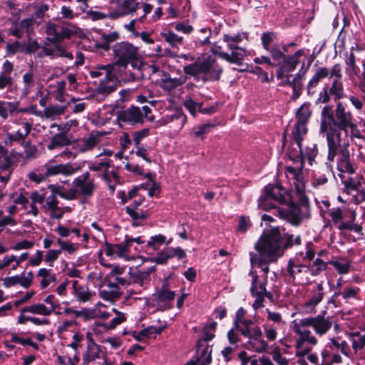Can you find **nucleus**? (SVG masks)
<instances>
[{"instance_id": "f257e3e1", "label": "nucleus", "mask_w": 365, "mask_h": 365, "mask_svg": "<svg viewBox=\"0 0 365 365\" xmlns=\"http://www.w3.org/2000/svg\"><path fill=\"white\" fill-rule=\"evenodd\" d=\"M302 243L300 235L294 236L285 232L284 229L279 227H272L264 232L255 245L257 254L250 253V263L258 266L267 274L269 264L276 262L283 256L286 250Z\"/></svg>"}, {"instance_id": "f03ea898", "label": "nucleus", "mask_w": 365, "mask_h": 365, "mask_svg": "<svg viewBox=\"0 0 365 365\" xmlns=\"http://www.w3.org/2000/svg\"><path fill=\"white\" fill-rule=\"evenodd\" d=\"M246 315L247 310L240 307L235 313L233 322L234 327L238 329L240 334L247 339L243 346L258 353L265 351L268 344L263 339L260 327L255 325L252 319L246 318Z\"/></svg>"}, {"instance_id": "7ed1b4c3", "label": "nucleus", "mask_w": 365, "mask_h": 365, "mask_svg": "<svg viewBox=\"0 0 365 365\" xmlns=\"http://www.w3.org/2000/svg\"><path fill=\"white\" fill-rule=\"evenodd\" d=\"M114 64L126 68L128 64L137 70L138 73L131 74L133 79L143 77L142 72L150 66L142 61L139 48L128 41H121L112 47Z\"/></svg>"}, {"instance_id": "20e7f679", "label": "nucleus", "mask_w": 365, "mask_h": 365, "mask_svg": "<svg viewBox=\"0 0 365 365\" xmlns=\"http://www.w3.org/2000/svg\"><path fill=\"white\" fill-rule=\"evenodd\" d=\"M185 75L192 77L197 82L219 81L223 72L222 66L212 56L183 66Z\"/></svg>"}, {"instance_id": "39448f33", "label": "nucleus", "mask_w": 365, "mask_h": 365, "mask_svg": "<svg viewBox=\"0 0 365 365\" xmlns=\"http://www.w3.org/2000/svg\"><path fill=\"white\" fill-rule=\"evenodd\" d=\"M343 131L334 126L320 130L321 133L326 134L328 148L326 165L330 170H332V163L337 154L349 146L348 133L344 132L343 134Z\"/></svg>"}, {"instance_id": "423d86ee", "label": "nucleus", "mask_w": 365, "mask_h": 365, "mask_svg": "<svg viewBox=\"0 0 365 365\" xmlns=\"http://www.w3.org/2000/svg\"><path fill=\"white\" fill-rule=\"evenodd\" d=\"M271 55V60L278 66L276 76L278 79H282L285 73L294 71L299 64V59L304 54L303 49H299L292 55H286L275 43L267 51Z\"/></svg>"}, {"instance_id": "0eeeda50", "label": "nucleus", "mask_w": 365, "mask_h": 365, "mask_svg": "<svg viewBox=\"0 0 365 365\" xmlns=\"http://www.w3.org/2000/svg\"><path fill=\"white\" fill-rule=\"evenodd\" d=\"M292 331L298 336L295 341L296 356L303 357L309 354L312 348L305 346L304 344L307 343L312 346L317 344V339L312 334L311 331L307 329V326H303L301 324V319H295L292 322Z\"/></svg>"}, {"instance_id": "6e6552de", "label": "nucleus", "mask_w": 365, "mask_h": 365, "mask_svg": "<svg viewBox=\"0 0 365 365\" xmlns=\"http://www.w3.org/2000/svg\"><path fill=\"white\" fill-rule=\"evenodd\" d=\"M151 113V109L148 106H143L141 108L130 106L127 109L118 111L117 120L120 126L123 124L135 125L142 123L145 118H150L148 115Z\"/></svg>"}, {"instance_id": "1a4fd4ad", "label": "nucleus", "mask_w": 365, "mask_h": 365, "mask_svg": "<svg viewBox=\"0 0 365 365\" xmlns=\"http://www.w3.org/2000/svg\"><path fill=\"white\" fill-rule=\"evenodd\" d=\"M155 266H151L147 268L138 269L137 267L129 269L128 274L130 283L131 285H135V289H128L127 292L132 294H139L144 289L150 281V275L155 272Z\"/></svg>"}, {"instance_id": "9d476101", "label": "nucleus", "mask_w": 365, "mask_h": 365, "mask_svg": "<svg viewBox=\"0 0 365 365\" xmlns=\"http://www.w3.org/2000/svg\"><path fill=\"white\" fill-rule=\"evenodd\" d=\"M46 33L49 41L58 43L65 39H70L73 36L76 35L78 27L71 23L67 26H58L48 21L46 24Z\"/></svg>"}, {"instance_id": "9b49d317", "label": "nucleus", "mask_w": 365, "mask_h": 365, "mask_svg": "<svg viewBox=\"0 0 365 365\" xmlns=\"http://www.w3.org/2000/svg\"><path fill=\"white\" fill-rule=\"evenodd\" d=\"M286 202V197L280 192L279 188L269 184L264 187V194L258 200V207L264 210H277V203L284 204Z\"/></svg>"}, {"instance_id": "f8f14e48", "label": "nucleus", "mask_w": 365, "mask_h": 365, "mask_svg": "<svg viewBox=\"0 0 365 365\" xmlns=\"http://www.w3.org/2000/svg\"><path fill=\"white\" fill-rule=\"evenodd\" d=\"M110 65L102 66V70L105 72V77L101 80L93 94L98 101H103L117 88V78L110 72Z\"/></svg>"}, {"instance_id": "ddd939ff", "label": "nucleus", "mask_w": 365, "mask_h": 365, "mask_svg": "<svg viewBox=\"0 0 365 365\" xmlns=\"http://www.w3.org/2000/svg\"><path fill=\"white\" fill-rule=\"evenodd\" d=\"M334 127L348 133V128L354 130L356 128L351 112L346 109V105L338 101L334 110Z\"/></svg>"}, {"instance_id": "4468645a", "label": "nucleus", "mask_w": 365, "mask_h": 365, "mask_svg": "<svg viewBox=\"0 0 365 365\" xmlns=\"http://www.w3.org/2000/svg\"><path fill=\"white\" fill-rule=\"evenodd\" d=\"M287 271L293 281L299 284H307L310 283L309 267L302 264L296 263L289 259L287 265Z\"/></svg>"}, {"instance_id": "2eb2a0df", "label": "nucleus", "mask_w": 365, "mask_h": 365, "mask_svg": "<svg viewBox=\"0 0 365 365\" xmlns=\"http://www.w3.org/2000/svg\"><path fill=\"white\" fill-rule=\"evenodd\" d=\"M331 86L328 88L334 101H340L344 95V88L343 82L341 81L342 72L340 64H334L331 68V75L329 78H332Z\"/></svg>"}, {"instance_id": "dca6fc26", "label": "nucleus", "mask_w": 365, "mask_h": 365, "mask_svg": "<svg viewBox=\"0 0 365 365\" xmlns=\"http://www.w3.org/2000/svg\"><path fill=\"white\" fill-rule=\"evenodd\" d=\"M113 4L115 8L109 14V17L112 19L132 15L138 9L140 6L137 0H115Z\"/></svg>"}, {"instance_id": "f3484780", "label": "nucleus", "mask_w": 365, "mask_h": 365, "mask_svg": "<svg viewBox=\"0 0 365 365\" xmlns=\"http://www.w3.org/2000/svg\"><path fill=\"white\" fill-rule=\"evenodd\" d=\"M301 324L303 326L312 327L315 333L322 336L325 334L331 327L332 323L329 318L319 314L315 317H309L301 319Z\"/></svg>"}, {"instance_id": "a211bd4d", "label": "nucleus", "mask_w": 365, "mask_h": 365, "mask_svg": "<svg viewBox=\"0 0 365 365\" xmlns=\"http://www.w3.org/2000/svg\"><path fill=\"white\" fill-rule=\"evenodd\" d=\"M73 185L77 190L78 195L81 194L85 197H91L96 189L94 180L90 178L88 172L75 178Z\"/></svg>"}, {"instance_id": "6ab92c4d", "label": "nucleus", "mask_w": 365, "mask_h": 365, "mask_svg": "<svg viewBox=\"0 0 365 365\" xmlns=\"http://www.w3.org/2000/svg\"><path fill=\"white\" fill-rule=\"evenodd\" d=\"M175 296V292L170 290L167 284H163L159 291L153 294V301L158 310L164 311L171 308Z\"/></svg>"}, {"instance_id": "aec40b11", "label": "nucleus", "mask_w": 365, "mask_h": 365, "mask_svg": "<svg viewBox=\"0 0 365 365\" xmlns=\"http://www.w3.org/2000/svg\"><path fill=\"white\" fill-rule=\"evenodd\" d=\"M43 168L45 170L44 173L46 178L57 175L58 174L69 176L74 174L79 170V167L73 166L71 163L53 165L51 161L46 163L43 165Z\"/></svg>"}, {"instance_id": "412c9836", "label": "nucleus", "mask_w": 365, "mask_h": 365, "mask_svg": "<svg viewBox=\"0 0 365 365\" xmlns=\"http://www.w3.org/2000/svg\"><path fill=\"white\" fill-rule=\"evenodd\" d=\"M336 157V169L340 173L341 178L342 173L348 175L356 173L357 166L351 160L349 149L341 150L339 154H337Z\"/></svg>"}, {"instance_id": "4be33fe9", "label": "nucleus", "mask_w": 365, "mask_h": 365, "mask_svg": "<svg viewBox=\"0 0 365 365\" xmlns=\"http://www.w3.org/2000/svg\"><path fill=\"white\" fill-rule=\"evenodd\" d=\"M186 257L185 252L181 247H168L163 249L156 257H153L152 262L159 264H165L172 258L177 257L178 259H182Z\"/></svg>"}, {"instance_id": "5701e85b", "label": "nucleus", "mask_w": 365, "mask_h": 365, "mask_svg": "<svg viewBox=\"0 0 365 365\" xmlns=\"http://www.w3.org/2000/svg\"><path fill=\"white\" fill-rule=\"evenodd\" d=\"M302 170L300 167L298 168V170L291 166L286 168V175L288 178L293 180L296 192L301 199L305 195V181Z\"/></svg>"}, {"instance_id": "b1692460", "label": "nucleus", "mask_w": 365, "mask_h": 365, "mask_svg": "<svg viewBox=\"0 0 365 365\" xmlns=\"http://www.w3.org/2000/svg\"><path fill=\"white\" fill-rule=\"evenodd\" d=\"M86 339V350L83 353L82 359L84 365H88L90 362L94 361L97 359H101L102 354L101 346L93 341L91 333H87Z\"/></svg>"}, {"instance_id": "393cba45", "label": "nucleus", "mask_w": 365, "mask_h": 365, "mask_svg": "<svg viewBox=\"0 0 365 365\" xmlns=\"http://www.w3.org/2000/svg\"><path fill=\"white\" fill-rule=\"evenodd\" d=\"M19 125H21V128H19L15 132L9 133L7 138L10 142H16L20 144H24L25 143L26 137L29 135L32 129V123L26 119H22L21 120Z\"/></svg>"}, {"instance_id": "a878e982", "label": "nucleus", "mask_w": 365, "mask_h": 365, "mask_svg": "<svg viewBox=\"0 0 365 365\" xmlns=\"http://www.w3.org/2000/svg\"><path fill=\"white\" fill-rule=\"evenodd\" d=\"M49 195L45 196L43 204L41 205L42 209L50 212L51 217L55 219H60L63 216V212L58 206V200L56 197V193L51 190Z\"/></svg>"}, {"instance_id": "bb28decb", "label": "nucleus", "mask_w": 365, "mask_h": 365, "mask_svg": "<svg viewBox=\"0 0 365 365\" xmlns=\"http://www.w3.org/2000/svg\"><path fill=\"white\" fill-rule=\"evenodd\" d=\"M243 37V34L240 33L234 35L225 34L222 36V41L227 43L228 49L231 50L232 52H237L242 55V61L246 55L247 50L243 47L238 46V43L242 41Z\"/></svg>"}, {"instance_id": "cd10ccee", "label": "nucleus", "mask_w": 365, "mask_h": 365, "mask_svg": "<svg viewBox=\"0 0 365 365\" xmlns=\"http://www.w3.org/2000/svg\"><path fill=\"white\" fill-rule=\"evenodd\" d=\"M331 75V69L327 67H319L314 74L309 79L307 86V94L312 96L316 92V88L319 82L326 78H329Z\"/></svg>"}, {"instance_id": "c85d7f7f", "label": "nucleus", "mask_w": 365, "mask_h": 365, "mask_svg": "<svg viewBox=\"0 0 365 365\" xmlns=\"http://www.w3.org/2000/svg\"><path fill=\"white\" fill-rule=\"evenodd\" d=\"M19 103L17 101H6L0 100V117L6 120L12 116L14 113H28L29 108H19Z\"/></svg>"}, {"instance_id": "c756f323", "label": "nucleus", "mask_w": 365, "mask_h": 365, "mask_svg": "<svg viewBox=\"0 0 365 365\" xmlns=\"http://www.w3.org/2000/svg\"><path fill=\"white\" fill-rule=\"evenodd\" d=\"M344 185L350 194L355 192L353 194V200L356 204L365 201V188L361 187L359 181L350 178L344 181Z\"/></svg>"}, {"instance_id": "7c9ffc66", "label": "nucleus", "mask_w": 365, "mask_h": 365, "mask_svg": "<svg viewBox=\"0 0 365 365\" xmlns=\"http://www.w3.org/2000/svg\"><path fill=\"white\" fill-rule=\"evenodd\" d=\"M328 215L331 218V224L335 226L339 230L344 231L347 226V222L344 221L346 217L345 209L341 207H333L329 210Z\"/></svg>"}, {"instance_id": "2f4dec72", "label": "nucleus", "mask_w": 365, "mask_h": 365, "mask_svg": "<svg viewBox=\"0 0 365 365\" xmlns=\"http://www.w3.org/2000/svg\"><path fill=\"white\" fill-rule=\"evenodd\" d=\"M276 211L279 217L287 220L294 225H298L301 222V210L298 206H292L287 210L277 209Z\"/></svg>"}, {"instance_id": "473e14b6", "label": "nucleus", "mask_w": 365, "mask_h": 365, "mask_svg": "<svg viewBox=\"0 0 365 365\" xmlns=\"http://www.w3.org/2000/svg\"><path fill=\"white\" fill-rule=\"evenodd\" d=\"M312 297L304 303V309L307 312H312L314 308L322 301L324 298L323 284H317L316 289H312Z\"/></svg>"}, {"instance_id": "72a5a7b5", "label": "nucleus", "mask_w": 365, "mask_h": 365, "mask_svg": "<svg viewBox=\"0 0 365 365\" xmlns=\"http://www.w3.org/2000/svg\"><path fill=\"white\" fill-rule=\"evenodd\" d=\"M130 251L125 241L118 244H106L105 248V253L107 256L119 257V258H128V253Z\"/></svg>"}, {"instance_id": "f704fd0d", "label": "nucleus", "mask_w": 365, "mask_h": 365, "mask_svg": "<svg viewBox=\"0 0 365 365\" xmlns=\"http://www.w3.org/2000/svg\"><path fill=\"white\" fill-rule=\"evenodd\" d=\"M250 275H252V284L250 288H254V292L257 294H260L262 295H265L266 298L269 299L271 302H273L274 297L271 292H269L266 289V285L267 284V277H264L263 282L258 284V276L255 272H250Z\"/></svg>"}, {"instance_id": "c9c22d12", "label": "nucleus", "mask_w": 365, "mask_h": 365, "mask_svg": "<svg viewBox=\"0 0 365 365\" xmlns=\"http://www.w3.org/2000/svg\"><path fill=\"white\" fill-rule=\"evenodd\" d=\"M317 153L318 150L315 143L312 142L308 143L305 147H303V145L302 144V147L299 153L301 154V165H299L300 169L304 168L305 159H307L309 164H312V162L314 160Z\"/></svg>"}, {"instance_id": "e433bc0d", "label": "nucleus", "mask_w": 365, "mask_h": 365, "mask_svg": "<svg viewBox=\"0 0 365 365\" xmlns=\"http://www.w3.org/2000/svg\"><path fill=\"white\" fill-rule=\"evenodd\" d=\"M212 53L218 55L222 59L230 63H235L237 65L242 64V55L240 53L237 52H231V53L224 52L222 46L217 45H214L212 48Z\"/></svg>"}, {"instance_id": "4c0bfd02", "label": "nucleus", "mask_w": 365, "mask_h": 365, "mask_svg": "<svg viewBox=\"0 0 365 365\" xmlns=\"http://www.w3.org/2000/svg\"><path fill=\"white\" fill-rule=\"evenodd\" d=\"M73 294L80 302H86L90 300L92 294L87 286L80 285L78 282L74 280L72 283Z\"/></svg>"}, {"instance_id": "58836bf2", "label": "nucleus", "mask_w": 365, "mask_h": 365, "mask_svg": "<svg viewBox=\"0 0 365 365\" xmlns=\"http://www.w3.org/2000/svg\"><path fill=\"white\" fill-rule=\"evenodd\" d=\"M307 131V123L296 120L291 133L292 142H294L296 145H300Z\"/></svg>"}, {"instance_id": "ea45409f", "label": "nucleus", "mask_w": 365, "mask_h": 365, "mask_svg": "<svg viewBox=\"0 0 365 365\" xmlns=\"http://www.w3.org/2000/svg\"><path fill=\"white\" fill-rule=\"evenodd\" d=\"M186 81V76H181L178 78H171L169 76H166L160 79L159 85L163 90L170 91L182 86Z\"/></svg>"}, {"instance_id": "a19ab883", "label": "nucleus", "mask_w": 365, "mask_h": 365, "mask_svg": "<svg viewBox=\"0 0 365 365\" xmlns=\"http://www.w3.org/2000/svg\"><path fill=\"white\" fill-rule=\"evenodd\" d=\"M161 121L163 124L174 123H175L177 128L180 130L186 123L187 117L180 110H175L173 114L163 116Z\"/></svg>"}, {"instance_id": "79ce46f5", "label": "nucleus", "mask_w": 365, "mask_h": 365, "mask_svg": "<svg viewBox=\"0 0 365 365\" xmlns=\"http://www.w3.org/2000/svg\"><path fill=\"white\" fill-rule=\"evenodd\" d=\"M98 294L100 297L105 300H114L120 297L118 287L112 282H109L101 289Z\"/></svg>"}, {"instance_id": "37998d69", "label": "nucleus", "mask_w": 365, "mask_h": 365, "mask_svg": "<svg viewBox=\"0 0 365 365\" xmlns=\"http://www.w3.org/2000/svg\"><path fill=\"white\" fill-rule=\"evenodd\" d=\"M322 119L320 123V130L334 126V111L331 106H326L322 110Z\"/></svg>"}, {"instance_id": "c03bdc74", "label": "nucleus", "mask_w": 365, "mask_h": 365, "mask_svg": "<svg viewBox=\"0 0 365 365\" xmlns=\"http://www.w3.org/2000/svg\"><path fill=\"white\" fill-rule=\"evenodd\" d=\"M22 83L24 85L21 91V96H27L35 85V73L32 69L26 71L22 76Z\"/></svg>"}, {"instance_id": "a18cd8bd", "label": "nucleus", "mask_w": 365, "mask_h": 365, "mask_svg": "<svg viewBox=\"0 0 365 365\" xmlns=\"http://www.w3.org/2000/svg\"><path fill=\"white\" fill-rule=\"evenodd\" d=\"M36 277L41 279L40 282L41 289H46L51 282H55L57 280L56 274L52 273L51 269L46 268L39 269Z\"/></svg>"}, {"instance_id": "49530a36", "label": "nucleus", "mask_w": 365, "mask_h": 365, "mask_svg": "<svg viewBox=\"0 0 365 365\" xmlns=\"http://www.w3.org/2000/svg\"><path fill=\"white\" fill-rule=\"evenodd\" d=\"M126 213L130 216L132 220V225L134 227L140 226L148 218V214L143 210H133V207H125Z\"/></svg>"}, {"instance_id": "de8ad7c7", "label": "nucleus", "mask_w": 365, "mask_h": 365, "mask_svg": "<svg viewBox=\"0 0 365 365\" xmlns=\"http://www.w3.org/2000/svg\"><path fill=\"white\" fill-rule=\"evenodd\" d=\"M290 77H292V75H290L289 73H285V76H284V78H285L286 79L281 83V85L288 86L290 88H292L293 91V98H297L302 93L303 89V84L302 83L297 82V80H294V78L290 80Z\"/></svg>"}, {"instance_id": "09e8293b", "label": "nucleus", "mask_w": 365, "mask_h": 365, "mask_svg": "<svg viewBox=\"0 0 365 365\" xmlns=\"http://www.w3.org/2000/svg\"><path fill=\"white\" fill-rule=\"evenodd\" d=\"M349 338L355 354L365 348V335L354 332L349 334Z\"/></svg>"}, {"instance_id": "8fccbe9b", "label": "nucleus", "mask_w": 365, "mask_h": 365, "mask_svg": "<svg viewBox=\"0 0 365 365\" xmlns=\"http://www.w3.org/2000/svg\"><path fill=\"white\" fill-rule=\"evenodd\" d=\"M22 313L30 312L34 314H39L43 316L51 315L50 311L47 309V307L42 303L33 304L29 306L23 307L21 309Z\"/></svg>"}, {"instance_id": "3c124183", "label": "nucleus", "mask_w": 365, "mask_h": 365, "mask_svg": "<svg viewBox=\"0 0 365 365\" xmlns=\"http://www.w3.org/2000/svg\"><path fill=\"white\" fill-rule=\"evenodd\" d=\"M21 158V154L20 153L11 150L7 155L0 158V163L15 170Z\"/></svg>"}, {"instance_id": "603ef678", "label": "nucleus", "mask_w": 365, "mask_h": 365, "mask_svg": "<svg viewBox=\"0 0 365 365\" xmlns=\"http://www.w3.org/2000/svg\"><path fill=\"white\" fill-rule=\"evenodd\" d=\"M310 107V103L302 104L296 112V120L307 124L312 113Z\"/></svg>"}, {"instance_id": "864d4df0", "label": "nucleus", "mask_w": 365, "mask_h": 365, "mask_svg": "<svg viewBox=\"0 0 365 365\" xmlns=\"http://www.w3.org/2000/svg\"><path fill=\"white\" fill-rule=\"evenodd\" d=\"M69 144H71V140L67 135L64 133H61L52 137L51 143L48 145L47 148L48 150H53L56 147H62Z\"/></svg>"}, {"instance_id": "5fc2aeb1", "label": "nucleus", "mask_w": 365, "mask_h": 365, "mask_svg": "<svg viewBox=\"0 0 365 365\" xmlns=\"http://www.w3.org/2000/svg\"><path fill=\"white\" fill-rule=\"evenodd\" d=\"M48 188L53 192H55L57 195L68 200H74L78 196L77 190L76 188H71L68 190H64L59 186L56 187L53 185H50Z\"/></svg>"}, {"instance_id": "6e6d98bb", "label": "nucleus", "mask_w": 365, "mask_h": 365, "mask_svg": "<svg viewBox=\"0 0 365 365\" xmlns=\"http://www.w3.org/2000/svg\"><path fill=\"white\" fill-rule=\"evenodd\" d=\"M119 38V34L116 31L110 32L107 34H103L101 36V41L98 43V47L108 51L110 48V44L112 42L115 41Z\"/></svg>"}, {"instance_id": "4d7b16f0", "label": "nucleus", "mask_w": 365, "mask_h": 365, "mask_svg": "<svg viewBox=\"0 0 365 365\" xmlns=\"http://www.w3.org/2000/svg\"><path fill=\"white\" fill-rule=\"evenodd\" d=\"M161 36L163 37L164 40L173 47L182 44L183 38L178 36L171 31L162 33Z\"/></svg>"}, {"instance_id": "13d9d810", "label": "nucleus", "mask_w": 365, "mask_h": 365, "mask_svg": "<svg viewBox=\"0 0 365 365\" xmlns=\"http://www.w3.org/2000/svg\"><path fill=\"white\" fill-rule=\"evenodd\" d=\"M212 35V31L209 28H202L195 37V44L202 46L210 43V38Z\"/></svg>"}, {"instance_id": "bf43d9fd", "label": "nucleus", "mask_w": 365, "mask_h": 365, "mask_svg": "<svg viewBox=\"0 0 365 365\" xmlns=\"http://www.w3.org/2000/svg\"><path fill=\"white\" fill-rule=\"evenodd\" d=\"M329 264L332 265L340 274H345L349 272L351 264L346 259L331 260Z\"/></svg>"}, {"instance_id": "052dcab7", "label": "nucleus", "mask_w": 365, "mask_h": 365, "mask_svg": "<svg viewBox=\"0 0 365 365\" xmlns=\"http://www.w3.org/2000/svg\"><path fill=\"white\" fill-rule=\"evenodd\" d=\"M99 141L100 136L98 134L91 133L88 138L82 140L81 150L86 151L93 149Z\"/></svg>"}, {"instance_id": "680f3d73", "label": "nucleus", "mask_w": 365, "mask_h": 365, "mask_svg": "<svg viewBox=\"0 0 365 365\" xmlns=\"http://www.w3.org/2000/svg\"><path fill=\"white\" fill-rule=\"evenodd\" d=\"M171 240L166 241V237L163 235L159 234L157 235L152 236L147 242V245L150 247L153 248L155 250H158L159 246L166 244L169 245Z\"/></svg>"}, {"instance_id": "e2e57ef3", "label": "nucleus", "mask_w": 365, "mask_h": 365, "mask_svg": "<svg viewBox=\"0 0 365 365\" xmlns=\"http://www.w3.org/2000/svg\"><path fill=\"white\" fill-rule=\"evenodd\" d=\"M214 127L215 124L210 123L201 124L192 129V134L195 138H204L205 135L208 133Z\"/></svg>"}, {"instance_id": "0e129e2a", "label": "nucleus", "mask_w": 365, "mask_h": 365, "mask_svg": "<svg viewBox=\"0 0 365 365\" xmlns=\"http://www.w3.org/2000/svg\"><path fill=\"white\" fill-rule=\"evenodd\" d=\"M66 110L63 106L54 105L45 108L43 112L45 117L48 118H54L56 116L62 115Z\"/></svg>"}, {"instance_id": "69168bd1", "label": "nucleus", "mask_w": 365, "mask_h": 365, "mask_svg": "<svg viewBox=\"0 0 365 365\" xmlns=\"http://www.w3.org/2000/svg\"><path fill=\"white\" fill-rule=\"evenodd\" d=\"M327 267V263L324 262L320 258H317L312 263V265L309 267L310 272L309 274L312 276H317L322 271L325 270Z\"/></svg>"}, {"instance_id": "338daca9", "label": "nucleus", "mask_w": 365, "mask_h": 365, "mask_svg": "<svg viewBox=\"0 0 365 365\" xmlns=\"http://www.w3.org/2000/svg\"><path fill=\"white\" fill-rule=\"evenodd\" d=\"M353 49H354V48L352 47L351 51L350 52L349 54H348L347 53H346L345 63L346 66H348L350 68L351 72L356 76H359V68L356 63L355 55L352 52Z\"/></svg>"}, {"instance_id": "774afa93", "label": "nucleus", "mask_w": 365, "mask_h": 365, "mask_svg": "<svg viewBox=\"0 0 365 365\" xmlns=\"http://www.w3.org/2000/svg\"><path fill=\"white\" fill-rule=\"evenodd\" d=\"M66 82L64 81H61L56 82V91L54 92L55 99L59 102H64L66 101Z\"/></svg>"}]
</instances>
